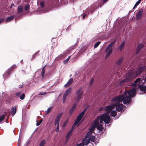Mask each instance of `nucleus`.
<instances>
[{
	"mask_svg": "<svg viewBox=\"0 0 146 146\" xmlns=\"http://www.w3.org/2000/svg\"><path fill=\"white\" fill-rule=\"evenodd\" d=\"M99 117L100 119V123L101 124L103 123V121L105 123L108 124L110 121V117L108 115V113H104L101 115L99 116Z\"/></svg>",
	"mask_w": 146,
	"mask_h": 146,
	"instance_id": "f257e3e1",
	"label": "nucleus"
},
{
	"mask_svg": "<svg viewBox=\"0 0 146 146\" xmlns=\"http://www.w3.org/2000/svg\"><path fill=\"white\" fill-rule=\"evenodd\" d=\"M116 40L115 39L111 42L106 47V52L107 53V55L106 56V58L109 56L112 52V47L114 45Z\"/></svg>",
	"mask_w": 146,
	"mask_h": 146,
	"instance_id": "f03ea898",
	"label": "nucleus"
},
{
	"mask_svg": "<svg viewBox=\"0 0 146 146\" xmlns=\"http://www.w3.org/2000/svg\"><path fill=\"white\" fill-rule=\"evenodd\" d=\"M127 91H125L123 93V103L124 104H129L131 100V98L127 96Z\"/></svg>",
	"mask_w": 146,
	"mask_h": 146,
	"instance_id": "7ed1b4c3",
	"label": "nucleus"
},
{
	"mask_svg": "<svg viewBox=\"0 0 146 146\" xmlns=\"http://www.w3.org/2000/svg\"><path fill=\"white\" fill-rule=\"evenodd\" d=\"M82 87L81 86L76 91V94L77 95L76 98V102H78L82 97V95L83 93V91L82 90Z\"/></svg>",
	"mask_w": 146,
	"mask_h": 146,
	"instance_id": "20e7f679",
	"label": "nucleus"
},
{
	"mask_svg": "<svg viewBox=\"0 0 146 146\" xmlns=\"http://www.w3.org/2000/svg\"><path fill=\"white\" fill-rule=\"evenodd\" d=\"M123 99V94L119 95L118 96H115L111 100L112 102L116 101L115 102H121Z\"/></svg>",
	"mask_w": 146,
	"mask_h": 146,
	"instance_id": "39448f33",
	"label": "nucleus"
},
{
	"mask_svg": "<svg viewBox=\"0 0 146 146\" xmlns=\"http://www.w3.org/2000/svg\"><path fill=\"white\" fill-rule=\"evenodd\" d=\"M113 107H116L117 110L118 111H120L122 110L123 108V105L120 104L119 102H115L113 104Z\"/></svg>",
	"mask_w": 146,
	"mask_h": 146,
	"instance_id": "423d86ee",
	"label": "nucleus"
},
{
	"mask_svg": "<svg viewBox=\"0 0 146 146\" xmlns=\"http://www.w3.org/2000/svg\"><path fill=\"white\" fill-rule=\"evenodd\" d=\"M62 113H59L58 114L55 119V125H59L60 119L62 117Z\"/></svg>",
	"mask_w": 146,
	"mask_h": 146,
	"instance_id": "0eeeda50",
	"label": "nucleus"
},
{
	"mask_svg": "<svg viewBox=\"0 0 146 146\" xmlns=\"http://www.w3.org/2000/svg\"><path fill=\"white\" fill-rule=\"evenodd\" d=\"M136 92V90L135 88H133L127 91V94H128L129 96L130 97H134L135 96Z\"/></svg>",
	"mask_w": 146,
	"mask_h": 146,
	"instance_id": "6e6552de",
	"label": "nucleus"
},
{
	"mask_svg": "<svg viewBox=\"0 0 146 146\" xmlns=\"http://www.w3.org/2000/svg\"><path fill=\"white\" fill-rule=\"evenodd\" d=\"M143 12V9H142L139 10L137 12L135 13L136 17L137 20H138L141 18Z\"/></svg>",
	"mask_w": 146,
	"mask_h": 146,
	"instance_id": "1a4fd4ad",
	"label": "nucleus"
},
{
	"mask_svg": "<svg viewBox=\"0 0 146 146\" xmlns=\"http://www.w3.org/2000/svg\"><path fill=\"white\" fill-rule=\"evenodd\" d=\"M86 109H85V110H84L81 113H80L79 115L78 116V117H77L76 119V120L77 121H80L83 116L84 115V113H85V112L86 111Z\"/></svg>",
	"mask_w": 146,
	"mask_h": 146,
	"instance_id": "9d476101",
	"label": "nucleus"
},
{
	"mask_svg": "<svg viewBox=\"0 0 146 146\" xmlns=\"http://www.w3.org/2000/svg\"><path fill=\"white\" fill-rule=\"evenodd\" d=\"M145 66H143L139 67L136 71L137 76L145 70Z\"/></svg>",
	"mask_w": 146,
	"mask_h": 146,
	"instance_id": "9b49d317",
	"label": "nucleus"
},
{
	"mask_svg": "<svg viewBox=\"0 0 146 146\" xmlns=\"http://www.w3.org/2000/svg\"><path fill=\"white\" fill-rule=\"evenodd\" d=\"M113 105L112 106L109 105L106 106L105 109L106 111H107L108 114L112 110L113 107Z\"/></svg>",
	"mask_w": 146,
	"mask_h": 146,
	"instance_id": "f8f14e48",
	"label": "nucleus"
},
{
	"mask_svg": "<svg viewBox=\"0 0 146 146\" xmlns=\"http://www.w3.org/2000/svg\"><path fill=\"white\" fill-rule=\"evenodd\" d=\"M100 119L99 116H98L97 118L93 121V125L95 127H96L97 125L99 124V120Z\"/></svg>",
	"mask_w": 146,
	"mask_h": 146,
	"instance_id": "ddd939ff",
	"label": "nucleus"
},
{
	"mask_svg": "<svg viewBox=\"0 0 146 146\" xmlns=\"http://www.w3.org/2000/svg\"><path fill=\"white\" fill-rule=\"evenodd\" d=\"M90 141V138L89 137H86L83 140L82 142L84 145H87L89 143Z\"/></svg>",
	"mask_w": 146,
	"mask_h": 146,
	"instance_id": "4468645a",
	"label": "nucleus"
},
{
	"mask_svg": "<svg viewBox=\"0 0 146 146\" xmlns=\"http://www.w3.org/2000/svg\"><path fill=\"white\" fill-rule=\"evenodd\" d=\"M76 102H77L76 101L75 103L73 104V106L72 107L71 109H70L69 113L70 115H71V114H72V113L74 111V110L76 108L77 106Z\"/></svg>",
	"mask_w": 146,
	"mask_h": 146,
	"instance_id": "2eb2a0df",
	"label": "nucleus"
},
{
	"mask_svg": "<svg viewBox=\"0 0 146 146\" xmlns=\"http://www.w3.org/2000/svg\"><path fill=\"white\" fill-rule=\"evenodd\" d=\"M143 47V46L142 44H140L138 45L136 50V54H138L139 53V52L141 50V48Z\"/></svg>",
	"mask_w": 146,
	"mask_h": 146,
	"instance_id": "dca6fc26",
	"label": "nucleus"
},
{
	"mask_svg": "<svg viewBox=\"0 0 146 146\" xmlns=\"http://www.w3.org/2000/svg\"><path fill=\"white\" fill-rule=\"evenodd\" d=\"M73 82V79L72 78H71L68 81L67 83L64 85V87H68L70 86Z\"/></svg>",
	"mask_w": 146,
	"mask_h": 146,
	"instance_id": "f3484780",
	"label": "nucleus"
},
{
	"mask_svg": "<svg viewBox=\"0 0 146 146\" xmlns=\"http://www.w3.org/2000/svg\"><path fill=\"white\" fill-rule=\"evenodd\" d=\"M141 79L139 78H137L132 84L133 86H136L137 85L139 84L140 83Z\"/></svg>",
	"mask_w": 146,
	"mask_h": 146,
	"instance_id": "a211bd4d",
	"label": "nucleus"
},
{
	"mask_svg": "<svg viewBox=\"0 0 146 146\" xmlns=\"http://www.w3.org/2000/svg\"><path fill=\"white\" fill-rule=\"evenodd\" d=\"M17 110L15 107H12L11 110V113L12 116H13L15 114Z\"/></svg>",
	"mask_w": 146,
	"mask_h": 146,
	"instance_id": "6ab92c4d",
	"label": "nucleus"
},
{
	"mask_svg": "<svg viewBox=\"0 0 146 146\" xmlns=\"http://www.w3.org/2000/svg\"><path fill=\"white\" fill-rule=\"evenodd\" d=\"M12 70L9 68L4 73L3 75L4 77H6L7 76H8L9 74H10Z\"/></svg>",
	"mask_w": 146,
	"mask_h": 146,
	"instance_id": "aec40b11",
	"label": "nucleus"
},
{
	"mask_svg": "<svg viewBox=\"0 0 146 146\" xmlns=\"http://www.w3.org/2000/svg\"><path fill=\"white\" fill-rule=\"evenodd\" d=\"M125 41H123L120 45L119 47V49L120 51H121L124 49L125 45Z\"/></svg>",
	"mask_w": 146,
	"mask_h": 146,
	"instance_id": "412c9836",
	"label": "nucleus"
},
{
	"mask_svg": "<svg viewBox=\"0 0 146 146\" xmlns=\"http://www.w3.org/2000/svg\"><path fill=\"white\" fill-rule=\"evenodd\" d=\"M96 127L98 130L100 131H102L103 129V126L102 124H98Z\"/></svg>",
	"mask_w": 146,
	"mask_h": 146,
	"instance_id": "4be33fe9",
	"label": "nucleus"
},
{
	"mask_svg": "<svg viewBox=\"0 0 146 146\" xmlns=\"http://www.w3.org/2000/svg\"><path fill=\"white\" fill-rule=\"evenodd\" d=\"M139 88L140 90L142 92H145L146 90V87L144 85H140Z\"/></svg>",
	"mask_w": 146,
	"mask_h": 146,
	"instance_id": "5701e85b",
	"label": "nucleus"
},
{
	"mask_svg": "<svg viewBox=\"0 0 146 146\" xmlns=\"http://www.w3.org/2000/svg\"><path fill=\"white\" fill-rule=\"evenodd\" d=\"M23 11V7L22 5H20L18 7L17 12L18 13H20Z\"/></svg>",
	"mask_w": 146,
	"mask_h": 146,
	"instance_id": "b1692460",
	"label": "nucleus"
},
{
	"mask_svg": "<svg viewBox=\"0 0 146 146\" xmlns=\"http://www.w3.org/2000/svg\"><path fill=\"white\" fill-rule=\"evenodd\" d=\"M117 115V112L116 111L113 110L110 113V116L111 117H114Z\"/></svg>",
	"mask_w": 146,
	"mask_h": 146,
	"instance_id": "393cba45",
	"label": "nucleus"
},
{
	"mask_svg": "<svg viewBox=\"0 0 146 146\" xmlns=\"http://www.w3.org/2000/svg\"><path fill=\"white\" fill-rule=\"evenodd\" d=\"M14 17L15 16L13 15H12L8 17L7 20H6V22L12 20L14 18Z\"/></svg>",
	"mask_w": 146,
	"mask_h": 146,
	"instance_id": "a878e982",
	"label": "nucleus"
},
{
	"mask_svg": "<svg viewBox=\"0 0 146 146\" xmlns=\"http://www.w3.org/2000/svg\"><path fill=\"white\" fill-rule=\"evenodd\" d=\"M71 89V88H69L65 91V92L64 94L66 95H68V94L70 93Z\"/></svg>",
	"mask_w": 146,
	"mask_h": 146,
	"instance_id": "bb28decb",
	"label": "nucleus"
},
{
	"mask_svg": "<svg viewBox=\"0 0 146 146\" xmlns=\"http://www.w3.org/2000/svg\"><path fill=\"white\" fill-rule=\"evenodd\" d=\"M46 143L45 140L43 139L41 140V142L40 143L39 146H44Z\"/></svg>",
	"mask_w": 146,
	"mask_h": 146,
	"instance_id": "cd10ccee",
	"label": "nucleus"
},
{
	"mask_svg": "<svg viewBox=\"0 0 146 146\" xmlns=\"http://www.w3.org/2000/svg\"><path fill=\"white\" fill-rule=\"evenodd\" d=\"M40 52V50H38L33 55L32 58H36V56L37 55L39 56V53Z\"/></svg>",
	"mask_w": 146,
	"mask_h": 146,
	"instance_id": "c85d7f7f",
	"label": "nucleus"
},
{
	"mask_svg": "<svg viewBox=\"0 0 146 146\" xmlns=\"http://www.w3.org/2000/svg\"><path fill=\"white\" fill-rule=\"evenodd\" d=\"M122 58H120L116 62V64L118 65H120L122 62Z\"/></svg>",
	"mask_w": 146,
	"mask_h": 146,
	"instance_id": "c756f323",
	"label": "nucleus"
},
{
	"mask_svg": "<svg viewBox=\"0 0 146 146\" xmlns=\"http://www.w3.org/2000/svg\"><path fill=\"white\" fill-rule=\"evenodd\" d=\"M29 5L28 4H27L25 7L24 9L26 11H28L29 8Z\"/></svg>",
	"mask_w": 146,
	"mask_h": 146,
	"instance_id": "7c9ffc66",
	"label": "nucleus"
},
{
	"mask_svg": "<svg viewBox=\"0 0 146 146\" xmlns=\"http://www.w3.org/2000/svg\"><path fill=\"white\" fill-rule=\"evenodd\" d=\"M96 127H95V126H94V125H92V126L89 128V130L90 131L92 132L93 131L94 129Z\"/></svg>",
	"mask_w": 146,
	"mask_h": 146,
	"instance_id": "2f4dec72",
	"label": "nucleus"
},
{
	"mask_svg": "<svg viewBox=\"0 0 146 146\" xmlns=\"http://www.w3.org/2000/svg\"><path fill=\"white\" fill-rule=\"evenodd\" d=\"M45 73V69L44 68V67L42 68V71L41 73V75L42 76V77L43 78L44 77V75Z\"/></svg>",
	"mask_w": 146,
	"mask_h": 146,
	"instance_id": "473e14b6",
	"label": "nucleus"
},
{
	"mask_svg": "<svg viewBox=\"0 0 146 146\" xmlns=\"http://www.w3.org/2000/svg\"><path fill=\"white\" fill-rule=\"evenodd\" d=\"M25 97V95L24 93H23L21 95V96H20V99L21 100H23Z\"/></svg>",
	"mask_w": 146,
	"mask_h": 146,
	"instance_id": "72a5a7b5",
	"label": "nucleus"
},
{
	"mask_svg": "<svg viewBox=\"0 0 146 146\" xmlns=\"http://www.w3.org/2000/svg\"><path fill=\"white\" fill-rule=\"evenodd\" d=\"M101 42L100 41H98L97 42H96L95 44L94 45V47L95 48H97L98 46L100 44V43Z\"/></svg>",
	"mask_w": 146,
	"mask_h": 146,
	"instance_id": "f704fd0d",
	"label": "nucleus"
},
{
	"mask_svg": "<svg viewBox=\"0 0 146 146\" xmlns=\"http://www.w3.org/2000/svg\"><path fill=\"white\" fill-rule=\"evenodd\" d=\"M21 92H16L15 94V95L17 97H19L21 96Z\"/></svg>",
	"mask_w": 146,
	"mask_h": 146,
	"instance_id": "c9c22d12",
	"label": "nucleus"
},
{
	"mask_svg": "<svg viewBox=\"0 0 146 146\" xmlns=\"http://www.w3.org/2000/svg\"><path fill=\"white\" fill-rule=\"evenodd\" d=\"M42 119H40L39 122H38V121L36 120L37 122L36 123V125L37 126L39 125L42 122Z\"/></svg>",
	"mask_w": 146,
	"mask_h": 146,
	"instance_id": "e433bc0d",
	"label": "nucleus"
},
{
	"mask_svg": "<svg viewBox=\"0 0 146 146\" xmlns=\"http://www.w3.org/2000/svg\"><path fill=\"white\" fill-rule=\"evenodd\" d=\"M67 95L64 94L62 97L63 101V102H64L66 100V98Z\"/></svg>",
	"mask_w": 146,
	"mask_h": 146,
	"instance_id": "4c0bfd02",
	"label": "nucleus"
},
{
	"mask_svg": "<svg viewBox=\"0 0 146 146\" xmlns=\"http://www.w3.org/2000/svg\"><path fill=\"white\" fill-rule=\"evenodd\" d=\"M70 56H69L67 59H66L65 60H64L63 61L64 63V64H66V63H67L68 62V61L69 60L70 58Z\"/></svg>",
	"mask_w": 146,
	"mask_h": 146,
	"instance_id": "58836bf2",
	"label": "nucleus"
},
{
	"mask_svg": "<svg viewBox=\"0 0 146 146\" xmlns=\"http://www.w3.org/2000/svg\"><path fill=\"white\" fill-rule=\"evenodd\" d=\"M52 107H50L46 111V114H48L52 110Z\"/></svg>",
	"mask_w": 146,
	"mask_h": 146,
	"instance_id": "ea45409f",
	"label": "nucleus"
},
{
	"mask_svg": "<svg viewBox=\"0 0 146 146\" xmlns=\"http://www.w3.org/2000/svg\"><path fill=\"white\" fill-rule=\"evenodd\" d=\"M79 121H78L76 120L73 125L72 126V128L74 127L75 125H77L79 123Z\"/></svg>",
	"mask_w": 146,
	"mask_h": 146,
	"instance_id": "a19ab883",
	"label": "nucleus"
},
{
	"mask_svg": "<svg viewBox=\"0 0 146 146\" xmlns=\"http://www.w3.org/2000/svg\"><path fill=\"white\" fill-rule=\"evenodd\" d=\"M70 137V135L69 134V133H68L67 135L66 136V139H68V140Z\"/></svg>",
	"mask_w": 146,
	"mask_h": 146,
	"instance_id": "79ce46f5",
	"label": "nucleus"
},
{
	"mask_svg": "<svg viewBox=\"0 0 146 146\" xmlns=\"http://www.w3.org/2000/svg\"><path fill=\"white\" fill-rule=\"evenodd\" d=\"M94 79L93 78H92L91 79L90 81V83L89 84V85L90 86H91L93 83L94 82Z\"/></svg>",
	"mask_w": 146,
	"mask_h": 146,
	"instance_id": "37998d69",
	"label": "nucleus"
},
{
	"mask_svg": "<svg viewBox=\"0 0 146 146\" xmlns=\"http://www.w3.org/2000/svg\"><path fill=\"white\" fill-rule=\"evenodd\" d=\"M16 66L15 65H12L10 68L11 69V70H12L13 69L16 68Z\"/></svg>",
	"mask_w": 146,
	"mask_h": 146,
	"instance_id": "c03bdc74",
	"label": "nucleus"
},
{
	"mask_svg": "<svg viewBox=\"0 0 146 146\" xmlns=\"http://www.w3.org/2000/svg\"><path fill=\"white\" fill-rule=\"evenodd\" d=\"M40 5L41 7H43L44 6V3L43 1H41L40 3Z\"/></svg>",
	"mask_w": 146,
	"mask_h": 146,
	"instance_id": "a18cd8bd",
	"label": "nucleus"
},
{
	"mask_svg": "<svg viewBox=\"0 0 146 146\" xmlns=\"http://www.w3.org/2000/svg\"><path fill=\"white\" fill-rule=\"evenodd\" d=\"M90 140H91L92 141L94 142L95 139V137L94 136L90 138Z\"/></svg>",
	"mask_w": 146,
	"mask_h": 146,
	"instance_id": "49530a36",
	"label": "nucleus"
},
{
	"mask_svg": "<svg viewBox=\"0 0 146 146\" xmlns=\"http://www.w3.org/2000/svg\"><path fill=\"white\" fill-rule=\"evenodd\" d=\"M59 125H57V127L56 129L55 130V131L56 132H58L59 131Z\"/></svg>",
	"mask_w": 146,
	"mask_h": 146,
	"instance_id": "de8ad7c7",
	"label": "nucleus"
},
{
	"mask_svg": "<svg viewBox=\"0 0 146 146\" xmlns=\"http://www.w3.org/2000/svg\"><path fill=\"white\" fill-rule=\"evenodd\" d=\"M74 127L72 128L70 130H69V131L68 132V133H69V134H70V135L71 134V133L72 132V131H73V128Z\"/></svg>",
	"mask_w": 146,
	"mask_h": 146,
	"instance_id": "09e8293b",
	"label": "nucleus"
},
{
	"mask_svg": "<svg viewBox=\"0 0 146 146\" xmlns=\"http://www.w3.org/2000/svg\"><path fill=\"white\" fill-rule=\"evenodd\" d=\"M46 93L45 92H40L39 93V95H44L46 94Z\"/></svg>",
	"mask_w": 146,
	"mask_h": 146,
	"instance_id": "8fccbe9b",
	"label": "nucleus"
},
{
	"mask_svg": "<svg viewBox=\"0 0 146 146\" xmlns=\"http://www.w3.org/2000/svg\"><path fill=\"white\" fill-rule=\"evenodd\" d=\"M76 146H84V144L82 143H80L77 145Z\"/></svg>",
	"mask_w": 146,
	"mask_h": 146,
	"instance_id": "3c124183",
	"label": "nucleus"
},
{
	"mask_svg": "<svg viewBox=\"0 0 146 146\" xmlns=\"http://www.w3.org/2000/svg\"><path fill=\"white\" fill-rule=\"evenodd\" d=\"M141 0H138V1L136 3L138 5L140 3Z\"/></svg>",
	"mask_w": 146,
	"mask_h": 146,
	"instance_id": "603ef678",
	"label": "nucleus"
},
{
	"mask_svg": "<svg viewBox=\"0 0 146 146\" xmlns=\"http://www.w3.org/2000/svg\"><path fill=\"white\" fill-rule=\"evenodd\" d=\"M67 121H66L65 122H64V123H63V127H64V126H65L67 124Z\"/></svg>",
	"mask_w": 146,
	"mask_h": 146,
	"instance_id": "864d4df0",
	"label": "nucleus"
},
{
	"mask_svg": "<svg viewBox=\"0 0 146 146\" xmlns=\"http://www.w3.org/2000/svg\"><path fill=\"white\" fill-rule=\"evenodd\" d=\"M138 5L136 3H135V5H134V7H133V9H134Z\"/></svg>",
	"mask_w": 146,
	"mask_h": 146,
	"instance_id": "5fc2aeb1",
	"label": "nucleus"
},
{
	"mask_svg": "<svg viewBox=\"0 0 146 146\" xmlns=\"http://www.w3.org/2000/svg\"><path fill=\"white\" fill-rule=\"evenodd\" d=\"M4 20L3 19H0V24Z\"/></svg>",
	"mask_w": 146,
	"mask_h": 146,
	"instance_id": "6e6d98bb",
	"label": "nucleus"
},
{
	"mask_svg": "<svg viewBox=\"0 0 146 146\" xmlns=\"http://www.w3.org/2000/svg\"><path fill=\"white\" fill-rule=\"evenodd\" d=\"M15 6V5H14V4H13V3H12V4H11V7H11V8H12V6Z\"/></svg>",
	"mask_w": 146,
	"mask_h": 146,
	"instance_id": "4d7b16f0",
	"label": "nucleus"
},
{
	"mask_svg": "<svg viewBox=\"0 0 146 146\" xmlns=\"http://www.w3.org/2000/svg\"><path fill=\"white\" fill-rule=\"evenodd\" d=\"M108 0H103V2L104 3H105L107 1H108Z\"/></svg>",
	"mask_w": 146,
	"mask_h": 146,
	"instance_id": "13d9d810",
	"label": "nucleus"
},
{
	"mask_svg": "<svg viewBox=\"0 0 146 146\" xmlns=\"http://www.w3.org/2000/svg\"><path fill=\"white\" fill-rule=\"evenodd\" d=\"M85 15H86L85 14H84L83 16V18L84 19V18L85 17Z\"/></svg>",
	"mask_w": 146,
	"mask_h": 146,
	"instance_id": "bf43d9fd",
	"label": "nucleus"
},
{
	"mask_svg": "<svg viewBox=\"0 0 146 146\" xmlns=\"http://www.w3.org/2000/svg\"><path fill=\"white\" fill-rule=\"evenodd\" d=\"M68 139H67V140L65 141V143H67V142H68Z\"/></svg>",
	"mask_w": 146,
	"mask_h": 146,
	"instance_id": "052dcab7",
	"label": "nucleus"
},
{
	"mask_svg": "<svg viewBox=\"0 0 146 146\" xmlns=\"http://www.w3.org/2000/svg\"><path fill=\"white\" fill-rule=\"evenodd\" d=\"M6 122H7V123H8V121H7V120H6Z\"/></svg>",
	"mask_w": 146,
	"mask_h": 146,
	"instance_id": "680f3d73",
	"label": "nucleus"
},
{
	"mask_svg": "<svg viewBox=\"0 0 146 146\" xmlns=\"http://www.w3.org/2000/svg\"><path fill=\"white\" fill-rule=\"evenodd\" d=\"M20 87V88H21L22 87V86H21L20 87Z\"/></svg>",
	"mask_w": 146,
	"mask_h": 146,
	"instance_id": "e2e57ef3",
	"label": "nucleus"
},
{
	"mask_svg": "<svg viewBox=\"0 0 146 146\" xmlns=\"http://www.w3.org/2000/svg\"><path fill=\"white\" fill-rule=\"evenodd\" d=\"M23 61V60H21V62Z\"/></svg>",
	"mask_w": 146,
	"mask_h": 146,
	"instance_id": "0e129e2a",
	"label": "nucleus"
}]
</instances>
